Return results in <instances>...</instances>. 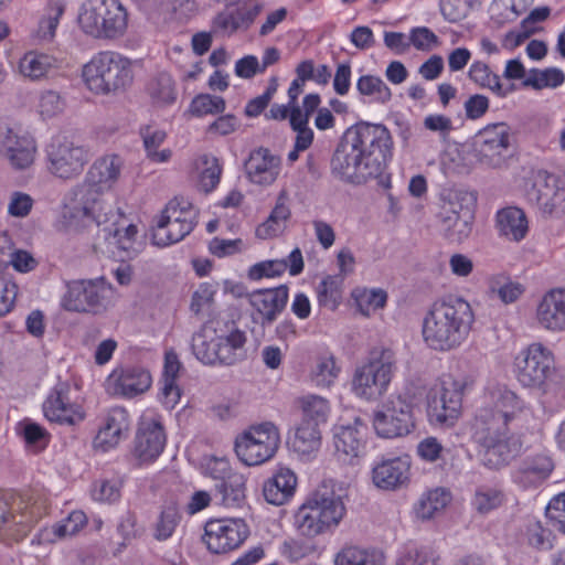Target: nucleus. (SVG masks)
Listing matches in <instances>:
<instances>
[{"mask_svg": "<svg viewBox=\"0 0 565 565\" xmlns=\"http://www.w3.org/2000/svg\"><path fill=\"white\" fill-rule=\"evenodd\" d=\"M392 151L393 140L386 126L359 121L340 138L330 159L331 174L345 184H364L382 177Z\"/></svg>", "mask_w": 565, "mask_h": 565, "instance_id": "1", "label": "nucleus"}, {"mask_svg": "<svg viewBox=\"0 0 565 565\" xmlns=\"http://www.w3.org/2000/svg\"><path fill=\"white\" fill-rule=\"evenodd\" d=\"M122 160L117 154L97 159L89 168L86 181L70 193L65 203V217L74 224L98 225L119 217L114 213L111 203L103 199V192L109 190L119 179Z\"/></svg>", "mask_w": 565, "mask_h": 565, "instance_id": "2", "label": "nucleus"}, {"mask_svg": "<svg viewBox=\"0 0 565 565\" xmlns=\"http://www.w3.org/2000/svg\"><path fill=\"white\" fill-rule=\"evenodd\" d=\"M475 313L461 297L448 296L433 302L423 320V339L436 351L458 348L468 337Z\"/></svg>", "mask_w": 565, "mask_h": 565, "instance_id": "3", "label": "nucleus"}, {"mask_svg": "<svg viewBox=\"0 0 565 565\" xmlns=\"http://www.w3.org/2000/svg\"><path fill=\"white\" fill-rule=\"evenodd\" d=\"M344 511L341 495L322 483L299 508L295 515V523L303 536L313 537L331 525H337Z\"/></svg>", "mask_w": 565, "mask_h": 565, "instance_id": "4", "label": "nucleus"}, {"mask_svg": "<svg viewBox=\"0 0 565 565\" xmlns=\"http://www.w3.org/2000/svg\"><path fill=\"white\" fill-rule=\"evenodd\" d=\"M87 87L108 95L125 89L132 82V70L128 58L114 52H102L83 68Z\"/></svg>", "mask_w": 565, "mask_h": 565, "instance_id": "5", "label": "nucleus"}, {"mask_svg": "<svg viewBox=\"0 0 565 565\" xmlns=\"http://www.w3.org/2000/svg\"><path fill=\"white\" fill-rule=\"evenodd\" d=\"M78 23L88 35L97 39H117L127 30L128 13L119 0H86Z\"/></svg>", "mask_w": 565, "mask_h": 565, "instance_id": "6", "label": "nucleus"}, {"mask_svg": "<svg viewBox=\"0 0 565 565\" xmlns=\"http://www.w3.org/2000/svg\"><path fill=\"white\" fill-rule=\"evenodd\" d=\"M394 365V353L391 350L372 352L369 362L355 369L352 391L356 396L367 401L380 398L387 390Z\"/></svg>", "mask_w": 565, "mask_h": 565, "instance_id": "7", "label": "nucleus"}, {"mask_svg": "<svg viewBox=\"0 0 565 565\" xmlns=\"http://www.w3.org/2000/svg\"><path fill=\"white\" fill-rule=\"evenodd\" d=\"M470 384L467 377L444 379L440 387L428 394L429 422L435 426L452 427L461 414L462 397Z\"/></svg>", "mask_w": 565, "mask_h": 565, "instance_id": "8", "label": "nucleus"}, {"mask_svg": "<svg viewBox=\"0 0 565 565\" xmlns=\"http://www.w3.org/2000/svg\"><path fill=\"white\" fill-rule=\"evenodd\" d=\"M280 445L278 427L271 422L252 425L236 437L235 452L246 466H258L270 460Z\"/></svg>", "mask_w": 565, "mask_h": 565, "instance_id": "9", "label": "nucleus"}, {"mask_svg": "<svg viewBox=\"0 0 565 565\" xmlns=\"http://www.w3.org/2000/svg\"><path fill=\"white\" fill-rule=\"evenodd\" d=\"M110 292L103 278L73 280L67 284L62 306L67 311L99 315L107 310Z\"/></svg>", "mask_w": 565, "mask_h": 565, "instance_id": "10", "label": "nucleus"}, {"mask_svg": "<svg viewBox=\"0 0 565 565\" xmlns=\"http://www.w3.org/2000/svg\"><path fill=\"white\" fill-rule=\"evenodd\" d=\"M518 381L526 387H542L555 371L553 353L541 343H532L515 358Z\"/></svg>", "mask_w": 565, "mask_h": 565, "instance_id": "11", "label": "nucleus"}, {"mask_svg": "<svg viewBox=\"0 0 565 565\" xmlns=\"http://www.w3.org/2000/svg\"><path fill=\"white\" fill-rule=\"evenodd\" d=\"M50 170L61 179L78 175L89 160L88 150L67 137H56L47 149Z\"/></svg>", "mask_w": 565, "mask_h": 565, "instance_id": "12", "label": "nucleus"}, {"mask_svg": "<svg viewBox=\"0 0 565 565\" xmlns=\"http://www.w3.org/2000/svg\"><path fill=\"white\" fill-rule=\"evenodd\" d=\"M376 434L384 438L408 435L415 428L413 405L401 396L390 399L373 417Z\"/></svg>", "mask_w": 565, "mask_h": 565, "instance_id": "13", "label": "nucleus"}, {"mask_svg": "<svg viewBox=\"0 0 565 565\" xmlns=\"http://www.w3.org/2000/svg\"><path fill=\"white\" fill-rule=\"evenodd\" d=\"M526 199L544 216H561L565 213V189L554 174L540 173L527 190Z\"/></svg>", "mask_w": 565, "mask_h": 565, "instance_id": "14", "label": "nucleus"}, {"mask_svg": "<svg viewBox=\"0 0 565 565\" xmlns=\"http://www.w3.org/2000/svg\"><path fill=\"white\" fill-rule=\"evenodd\" d=\"M35 142L26 134L20 135L9 125L0 122V154L15 170H24L33 163Z\"/></svg>", "mask_w": 565, "mask_h": 565, "instance_id": "15", "label": "nucleus"}, {"mask_svg": "<svg viewBox=\"0 0 565 565\" xmlns=\"http://www.w3.org/2000/svg\"><path fill=\"white\" fill-rule=\"evenodd\" d=\"M71 384L58 382L43 403V412L50 422L74 426L84 419V413L70 398Z\"/></svg>", "mask_w": 565, "mask_h": 565, "instance_id": "16", "label": "nucleus"}, {"mask_svg": "<svg viewBox=\"0 0 565 565\" xmlns=\"http://www.w3.org/2000/svg\"><path fill=\"white\" fill-rule=\"evenodd\" d=\"M473 147L482 158H489V162H482L489 167H501L500 158L510 147V127L507 122H495L486 126L473 138Z\"/></svg>", "mask_w": 565, "mask_h": 565, "instance_id": "17", "label": "nucleus"}, {"mask_svg": "<svg viewBox=\"0 0 565 565\" xmlns=\"http://www.w3.org/2000/svg\"><path fill=\"white\" fill-rule=\"evenodd\" d=\"M166 441L167 436L161 423L142 422L134 439L132 455L139 463L152 462L163 451Z\"/></svg>", "mask_w": 565, "mask_h": 565, "instance_id": "18", "label": "nucleus"}, {"mask_svg": "<svg viewBox=\"0 0 565 565\" xmlns=\"http://www.w3.org/2000/svg\"><path fill=\"white\" fill-rule=\"evenodd\" d=\"M249 305L260 317L263 327L270 326L284 311L288 301V287L280 285L275 288L257 289L247 295Z\"/></svg>", "mask_w": 565, "mask_h": 565, "instance_id": "19", "label": "nucleus"}, {"mask_svg": "<svg viewBox=\"0 0 565 565\" xmlns=\"http://www.w3.org/2000/svg\"><path fill=\"white\" fill-rule=\"evenodd\" d=\"M366 425L356 417L353 424L341 425L334 428V447L344 460L352 462L360 457L365 448Z\"/></svg>", "mask_w": 565, "mask_h": 565, "instance_id": "20", "label": "nucleus"}, {"mask_svg": "<svg viewBox=\"0 0 565 565\" xmlns=\"http://www.w3.org/2000/svg\"><path fill=\"white\" fill-rule=\"evenodd\" d=\"M554 469L552 459L546 455L524 458L512 472V480L522 488L537 487L546 480Z\"/></svg>", "mask_w": 565, "mask_h": 565, "instance_id": "21", "label": "nucleus"}, {"mask_svg": "<svg viewBox=\"0 0 565 565\" xmlns=\"http://www.w3.org/2000/svg\"><path fill=\"white\" fill-rule=\"evenodd\" d=\"M508 420L494 415L490 407H480L471 425L473 440L483 447L509 433Z\"/></svg>", "mask_w": 565, "mask_h": 565, "instance_id": "22", "label": "nucleus"}, {"mask_svg": "<svg viewBox=\"0 0 565 565\" xmlns=\"http://www.w3.org/2000/svg\"><path fill=\"white\" fill-rule=\"evenodd\" d=\"M409 468L407 457L385 459L373 468V483L380 489L395 490L408 480Z\"/></svg>", "mask_w": 565, "mask_h": 565, "instance_id": "23", "label": "nucleus"}, {"mask_svg": "<svg viewBox=\"0 0 565 565\" xmlns=\"http://www.w3.org/2000/svg\"><path fill=\"white\" fill-rule=\"evenodd\" d=\"M280 159L267 148H258L249 153L245 161V171L249 180L257 184H271L278 174Z\"/></svg>", "mask_w": 565, "mask_h": 565, "instance_id": "24", "label": "nucleus"}, {"mask_svg": "<svg viewBox=\"0 0 565 565\" xmlns=\"http://www.w3.org/2000/svg\"><path fill=\"white\" fill-rule=\"evenodd\" d=\"M482 407L492 408L494 415L510 422L522 412L524 402L508 386L495 384L487 388Z\"/></svg>", "mask_w": 565, "mask_h": 565, "instance_id": "25", "label": "nucleus"}, {"mask_svg": "<svg viewBox=\"0 0 565 565\" xmlns=\"http://www.w3.org/2000/svg\"><path fill=\"white\" fill-rule=\"evenodd\" d=\"M483 448L482 462L489 469L498 470L508 466L521 452L522 443L515 436L502 435Z\"/></svg>", "mask_w": 565, "mask_h": 565, "instance_id": "26", "label": "nucleus"}, {"mask_svg": "<svg viewBox=\"0 0 565 565\" xmlns=\"http://www.w3.org/2000/svg\"><path fill=\"white\" fill-rule=\"evenodd\" d=\"M537 320L547 330H565V290H552L543 297L537 307Z\"/></svg>", "mask_w": 565, "mask_h": 565, "instance_id": "27", "label": "nucleus"}, {"mask_svg": "<svg viewBox=\"0 0 565 565\" xmlns=\"http://www.w3.org/2000/svg\"><path fill=\"white\" fill-rule=\"evenodd\" d=\"M247 338L244 331L233 327L227 332L217 330V359L218 364L234 365L246 358Z\"/></svg>", "mask_w": 565, "mask_h": 565, "instance_id": "28", "label": "nucleus"}, {"mask_svg": "<svg viewBox=\"0 0 565 565\" xmlns=\"http://www.w3.org/2000/svg\"><path fill=\"white\" fill-rule=\"evenodd\" d=\"M130 426L129 415L122 407L109 411L104 425L99 428L96 440L105 449L115 447L122 438L127 437Z\"/></svg>", "mask_w": 565, "mask_h": 565, "instance_id": "29", "label": "nucleus"}, {"mask_svg": "<svg viewBox=\"0 0 565 565\" xmlns=\"http://www.w3.org/2000/svg\"><path fill=\"white\" fill-rule=\"evenodd\" d=\"M296 486V475L290 469H280L264 483V498L270 504L281 505L294 495Z\"/></svg>", "mask_w": 565, "mask_h": 565, "instance_id": "30", "label": "nucleus"}, {"mask_svg": "<svg viewBox=\"0 0 565 565\" xmlns=\"http://www.w3.org/2000/svg\"><path fill=\"white\" fill-rule=\"evenodd\" d=\"M116 377L115 392L126 397H134L145 393L151 385L150 373L139 366H129L122 369L120 374L117 371L111 374Z\"/></svg>", "mask_w": 565, "mask_h": 565, "instance_id": "31", "label": "nucleus"}, {"mask_svg": "<svg viewBox=\"0 0 565 565\" xmlns=\"http://www.w3.org/2000/svg\"><path fill=\"white\" fill-rule=\"evenodd\" d=\"M114 213L118 214L119 217H114L106 223L98 225L94 223L97 227H102L98 230V235L103 234L104 239L110 241L119 249L125 252H129L132 249L134 242L137 235V227L134 224H129L127 226L120 225V221L122 220V213L119 209L115 210ZM88 223L86 226H88Z\"/></svg>", "mask_w": 565, "mask_h": 565, "instance_id": "32", "label": "nucleus"}, {"mask_svg": "<svg viewBox=\"0 0 565 565\" xmlns=\"http://www.w3.org/2000/svg\"><path fill=\"white\" fill-rule=\"evenodd\" d=\"M191 350L194 356L206 365L217 363V329L210 323L203 324L192 335Z\"/></svg>", "mask_w": 565, "mask_h": 565, "instance_id": "33", "label": "nucleus"}, {"mask_svg": "<svg viewBox=\"0 0 565 565\" xmlns=\"http://www.w3.org/2000/svg\"><path fill=\"white\" fill-rule=\"evenodd\" d=\"M289 448L302 458L316 454L321 445V433L315 424L299 423L292 437L287 441Z\"/></svg>", "mask_w": 565, "mask_h": 565, "instance_id": "34", "label": "nucleus"}, {"mask_svg": "<svg viewBox=\"0 0 565 565\" xmlns=\"http://www.w3.org/2000/svg\"><path fill=\"white\" fill-rule=\"evenodd\" d=\"M497 225L500 233L508 238L520 242L527 233V218L523 210L509 206L497 214Z\"/></svg>", "mask_w": 565, "mask_h": 565, "instance_id": "35", "label": "nucleus"}, {"mask_svg": "<svg viewBox=\"0 0 565 565\" xmlns=\"http://www.w3.org/2000/svg\"><path fill=\"white\" fill-rule=\"evenodd\" d=\"M215 497L226 508L241 507L245 500V478L236 472L215 483Z\"/></svg>", "mask_w": 565, "mask_h": 565, "instance_id": "36", "label": "nucleus"}, {"mask_svg": "<svg viewBox=\"0 0 565 565\" xmlns=\"http://www.w3.org/2000/svg\"><path fill=\"white\" fill-rule=\"evenodd\" d=\"M444 236L451 243H462L469 237L472 231L475 212L472 210H463L460 215L456 216H438Z\"/></svg>", "mask_w": 565, "mask_h": 565, "instance_id": "37", "label": "nucleus"}, {"mask_svg": "<svg viewBox=\"0 0 565 565\" xmlns=\"http://www.w3.org/2000/svg\"><path fill=\"white\" fill-rule=\"evenodd\" d=\"M193 230L194 223L192 221L183 220V224L157 221L156 226L152 228V242L157 246H169L182 241Z\"/></svg>", "mask_w": 565, "mask_h": 565, "instance_id": "38", "label": "nucleus"}, {"mask_svg": "<svg viewBox=\"0 0 565 565\" xmlns=\"http://www.w3.org/2000/svg\"><path fill=\"white\" fill-rule=\"evenodd\" d=\"M505 500L504 492L488 484H481L476 488L471 499L473 510L480 515H487L491 511L499 509Z\"/></svg>", "mask_w": 565, "mask_h": 565, "instance_id": "39", "label": "nucleus"}, {"mask_svg": "<svg viewBox=\"0 0 565 565\" xmlns=\"http://www.w3.org/2000/svg\"><path fill=\"white\" fill-rule=\"evenodd\" d=\"M148 93L158 105L172 104L177 98L175 84L170 74L162 72L148 84Z\"/></svg>", "mask_w": 565, "mask_h": 565, "instance_id": "40", "label": "nucleus"}, {"mask_svg": "<svg viewBox=\"0 0 565 565\" xmlns=\"http://www.w3.org/2000/svg\"><path fill=\"white\" fill-rule=\"evenodd\" d=\"M449 501V492L437 488L420 498L415 508L416 514L423 520L431 519L436 513L444 510Z\"/></svg>", "mask_w": 565, "mask_h": 565, "instance_id": "41", "label": "nucleus"}, {"mask_svg": "<svg viewBox=\"0 0 565 565\" xmlns=\"http://www.w3.org/2000/svg\"><path fill=\"white\" fill-rule=\"evenodd\" d=\"M360 95L369 97L371 102L386 104L392 98L390 87L377 76L362 75L356 82Z\"/></svg>", "mask_w": 565, "mask_h": 565, "instance_id": "42", "label": "nucleus"}, {"mask_svg": "<svg viewBox=\"0 0 565 565\" xmlns=\"http://www.w3.org/2000/svg\"><path fill=\"white\" fill-rule=\"evenodd\" d=\"M26 508L23 498L14 492H6L0 494V527L11 519L17 524H25L29 518L25 513L19 515L13 512L22 511Z\"/></svg>", "mask_w": 565, "mask_h": 565, "instance_id": "43", "label": "nucleus"}, {"mask_svg": "<svg viewBox=\"0 0 565 565\" xmlns=\"http://www.w3.org/2000/svg\"><path fill=\"white\" fill-rule=\"evenodd\" d=\"M476 196L468 191L452 190L444 195V203L438 216H456L460 215L463 210H472L475 207Z\"/></svg>", "mask_w": 565, "mask_h": 565, "instance_id": "44", "label": "nucleus"}, {"mask_svg": "<svg viewBox=\"0 0 565 565\" xmlns=\"http://www.w3.org/2000/svg\"><path fill=\"white\" fill-rule=\"evenodd\" d=\"M564 81L565 75L559 68L550 67L543 71L533 68L530 71L529 76L523 81V85L541 90L545 87H558L564 83Z\"/></svg>", "mask_w": 565, "mask_h": 565, "instance_id": "45", "label": "nucleus"}, {"mask_svg": "<svg viewBox=\"0 0 565 565\" xmlns=\"http://www.w3.org/2000/svg\"><path fill=\"white\" fill-rule=\"evenodd\" d=\"M223 523L222 531L225 535L227 552L239 547L249 535V527L243 519H217Z\"/></svg>", "mask_w": 565, "mask_h": 565, "instance_id": "46", "label": "nucleus"}, {"mask_svg": "<svg viewBox=\"0 0 565 565\" xmlns=\"http://www.w3.org/2000/svg\"><path fill=\"white\" fill-rule=\"evenodd\" d=\"M55 60L42 53L30 52L20 62V71L24 76L33 79L44 76L53 66Z\"/></svg>", "mask_w": 565, "mask_h": 565, "instance_id": "47", "label": "nucleus"}, {"mask_svg": "<svg viewBox=\"0 0 565 565\" xmlns=\"http://www.w3.org/2000/svg\"><path fill=\"white\" fill-rule=\"evenodd\" d=\"M198 168H201L200 184L202 189L209 193L220 182L222 168L218 163V159L211 154H202L198 159Z\"/></svg>", "mask_w": 565, "mask_h": 565, "instance_id": "48", "label": "nucleus"}, {"mask_svg": "<svg viewBox=\"0 0 565 565\" xmlns=\"http://www.w3.org/2000/svg\"><path fill=\"white\" fill-rule=\"evenodd\" d=\"M141 137L143 140L146 151L148 153V157L151 160H153L156 162H164L170 158V156H171L170 150L164 149L160 152L157 151L159 146L166 139V132L163 130L148 126V127H145L141 129Z\"/></svg>", "mask_w": 565, "mask_h": 565, "instance_id": "49", "label": "nucleus"}, {"mask_svg": "<svg viewBox=\"0 0 565 565\" xmlns=\"http://www.w3.org/2000/svg\"><path fill=\"white\" fill-rule=\"evenodd\" d=\"M302 418L300 423L315 424L319 428L320 424L326 423L329 411L328 403L320 396H308L301 402Z\"/></svg>", "mask_w": 565, "mask_h": 565, "instance_id": "50", "label": "nucleus"}, {"mask_svg": "<svg viewBox=\"0 0 565 565\" xmlns=\"http://www.w3.org/2000/svg\"><path fill=\"white\" fill-rule=\"evenodd\" d=\"M226 108L225 99L221 96L200 94L195 96L191 104L189 111L196 117L205 115L222 114Z\"/></svg>", "mask_w": 565, "mask_h": 565, "instance_id": "51", "label": "nucleus"}, {"mask_svg": "<svg viewBox=\"0 0 565 565\" xmlns=\"http://www.w3.org/2000/svg\"><path fill=\"white\" fill-rule=\"evenodd\" d=\"M180 521L179 509L174 503L166 504L159 515L154 527V539L158 541L168 540L174 532Z\"/></svg>", "mask_w": 565, "mask_h": 565, "instance_id": "52", "label": "nucleus"}, {"mask_svg": "<svg viewBox=\"0 0 565 565\" xmlns=\"http://www.w3.org/2000/svg\"><path fill=\"white\" fill-rule=\"evenodd\" d=\"M214 24L217 29L228 33H233L241 28H248L242 6L233 4L227 6L224 11L215 17Z\"/></svg>", "mask_w": 565, "mask_h": 565, "instance_id": "53", "label": "nucleus"}, {"mask_svg": "<svg viewBox=\"0 0 565 565\" xmlns=\"http://www.w3.org/2000/svg\"><path fill=\"white\" fill-rule=\"evenodd\" d=\"M341 279L337 276H327L318 286V300L323 307L334 310L341 299Z\"/></svg>", "mask_w": 565, "mask_h": 565, "instance_id": "54", "label": "nucleus"}, {"mask_svg": "<svg viewBox=\"0 0 565 565\" xmlns=\"http://www.w3.org/2000/svg\"><path fill=\"white\" fill-rule=\"evenodd\" d=\"M19 433L23 436L28 446L36 450L44 449L50 441V434L39 424L31 420H23L19 424Z\"/></svg>", "mask_w": 565, "mask_h": 565, "instance_id": "55", "label": "nucleus"}, {"mask_svg": "<svg viewBox=\"0 0 565 565\" xmlns=\"http://www.w3.org/2000/svg\"><path fill=\"white\" fill-rule=\"evenodd\" d=\"M222 526L223 523L218 522L217 519L210 520L205 523L202 541L211 553H227V548L225 545L226 540L222 531Z\"/></svg>", "mask_w": 565, "mask_h": 565, "instance_id": "56", "label": "nucleus"}, {"mask_svg": "<svg viewBox=\"0 0 565 565\" xmlns=\"http://www.w3.org/2000/svg\"><path fill=\"white\" fill-rule=\"evenodd\" d=\"M63 12L64 6L60 3L49 10L47 14L39 23L35 34L38 40L42 42H51L54 39L55 30Z\"/></svg>", "mask_w": 565, "mask_h": 565, "instance_id": "57", "label": "nucleus"}, {"mask_svg": "<svg viewBox=\"0 0 565 565\" xmlns=\"http://www.w3.org/2000/svg\"><path fill=\"white\" fill-rule=\"evenodd\" d=\"M333 356L322 358L312 371V380L318 386L329 387L339 374Z\"/></svg>", "mask_w": 565, "mask_h": 565, "instance_id": "58", "label": "nucleus"}, {"mask_svg": "<svg viewBox=\"0 0 565 565\" xmlns=\"http://www.w3.org/2000/svg\"><path fill=\"white\" fill-rule=\"evenodd\" d=\"M529 544L540 551L552 548V531L542 525L540 521L531 522L526 529Z\"/></svg>", "mask_w": 565, "mask_h": 565, "instance_id": "59", "label": "nucleus"}, {"mask_svg": "<svg viewBox=\"0 0 565 565\" xmlns=\"http://www.w3.org/2000/svg\"><path fill=\"white\" fill-rule=\"evenodd\" d=\"M335 565H376L374 556L365 550L349 546L337 554Z\"/></svg>", "mask_w": 565, "mask_h": 565, "instance_id": "60", "label": "nucleus"}, {"mask_svg": "<svg viewBox=\"0 0 565 565\" xmlns=\"http://www.w3.org/2000/svg\"><path fill=\"white\" fill-rule=\"evenodd\" d=\"M440 13L450 23H457L465 19L470 11L468 0H440Z\"/></svg>", "mask_w": 565, "mask_h": 565, "instance_id": "61", "label": "nucleus"}, {"mask_svg": "<svg viewBox=\"0 0 565 565\" xmlns=\"http://www.w3.org/2000/svg\"><path fill=\"white\" fill-rule=\"evenodd\" d=\"M286 271V264L280 259L265 260L253 265L248 270L252 280H259L264 277H278Z\"/></svg>", "mask_w": 565, "mask_h": 565, "instance_id": "62", "label": "nucleus"}, {"mask_svg": "<svg viewBox=\"0 0 565 565\" xmlns=\"http://www.w3.org/2000/svg\"><path fill=\"white\" fill-rule=\"evenodd\" d=\"M545 514L552 525L565 534V493L558 494L551 500Z\"/></svg>", "mask_w": 565, "mask_h": 565, "instance_id": "63", "label": "nucleus"}, {"mask_svg": "<svg viewBox=\"0 0 565 565\" xmlns=\"http://www.w3.org/2000/svg\"><path fill=\"white\" fill-rule=\"evenodd\" d=\"M93 499L100 502H114L120 497V482L117 480H102L94 484Z\"/></svg>", "mask_w": 565, "mask_h": 565, "instance_id": "64", "label": "nucleus"}]
</instances>
